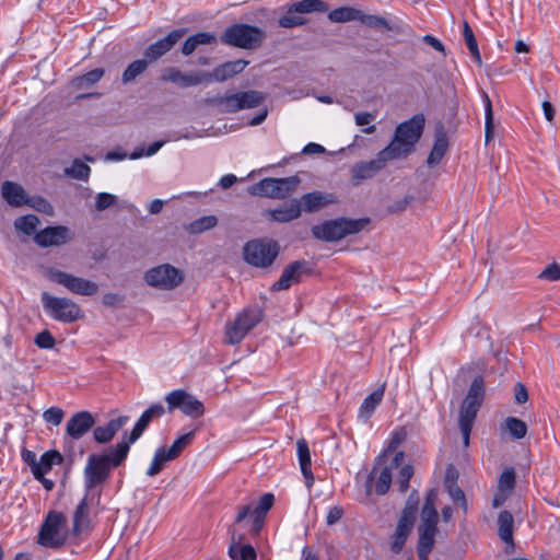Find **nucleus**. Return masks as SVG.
Returning <instances> with one entry per match:
<instances>
[{
    "mask_svg": "<svg viewBox=\"0 0 560 560\" xmlns=\"http://www.w3.org/2000/svg\"><path fill=\"white\" fill-rule=\"evenodd\" d=\"M34 342L40 349H52L56 341L48 330H44L36 335Z\"/></svg>",
    "mask_w": 560,
    "mask_h": 560,
    "instance_id": "57",
    "label": "nucleus"
},
{
    "mask_svg": "<svg viewBox=\"0 0 560 560\" xmlns=\"http://www.w3.org/2000/svg\"><path fill=\"white\" fill-rule=\"evenodd\" d=\"M392 483V467H384L375 482L374 491L377 495H384L388 492Z\"/></svg>",
    "mask_w": 560,
    "mask_h": 560,
    "instance_id": "49",
    "label": "nucleus"
},
{
    "mask_svg": "<svg viewBox=\"0 0 560 560\" xmlns=\"http://www.w3.org/2000/svg\"><path fill=\"white\" fill-rule=\"evenodd\" d=\"M2 198L14 208L25 206L28 202V195L18 183L5 180L1 185Z\"/></svg>",
    "mask_w": 560,
    "mask_h": 560,
    "instance_id": "25",
    "label": "nucleus"
},
{
    "mask_svg": "<svg viewBox=\"0 0 560 560\" xmlns=\"http://www.w3.org/2000/svg\"><path fill=\"white\" fill-rule=\"evenodd\" d=\"M63 410L59 407H50L43 413V418L47 423L59 425L63 419Z\"/></svg>",
    "mask_w": 560,
    "mask_h": 560,
    "instance_id": "56",
    "label": "nucleus"
},
{
    "mask_svg": "<svg viewBox=\"0 0 560 560\" xmlns=\"http://www.w3.org/2000/svg\"><path fill=\"white\" fill-rule=\"evenodd\" d=\"M144 280L150 287L168 291L178 287L183 282L184 276L174 266L163 264L149 269L144 273Z\"/></svg>",
    "mask_w": 560,
    "mask_h": 560,
    "instance_id": "12",
    "label": "nucleus"
},
{
    "mask_svg": "<svg viewBox=\"0 0 560 560\" xmlns=\"http://www.w3.org/2000/svg\"><path fill=\"white\" fill-rule=\"evenodd\" d=\"M185 34L186 28L173 30L165 37L149 45L143 51L144 58H147L149 62L158 61L160 58L171 51Z\"/></svg>",
    "mask_w": 560,
    "mask_h": 560,
    "instance_id": "16",
    "label": "nucleus"
},
{
    "mask_svg": "<svg viewBox=\"0 0 560 560\" xmlns=\"http://www.w3.org/2000/svg\"><path fill=\"white\" fill-rule=\"evenodd\" d=\"M415 520L406 515H400L395 532L410 534L413 528Z\"/></svg>",
    "mask_w": 560,
    "mask_h": 560,
    "instance_id": "61",
    "label": "nucleus"
},
{
    "mask_svg": "<svg viewBox=\"0 0 560 560\" xmlns=\"http://www.w3.org/2000/svg\"><path fill=\"white\" fill-rule=\"evenodd\" d=\"M296 452L302 475L306 480V486L310 488L313 486L314 475L311 468V453L308 444L304 439H301L296 442Z\"/></svg>",
    "mask_w": 560,
    "mask_h": 560,
    "instance_id": "29",
    "label": "nucleus"
},
{
    "mask_svg": "<svg viewBox=\"0 0 560 560\" xmlns=\"http://www.w3.org/2000/svg\"><path fill=\"white\" fill-rule=\"evenodd\" d=\"M360 11L361 10L352 7H340L329 11L328 19L334 23H347L351 21H359Z\"/></svg>",
    "mask_w": 560,
    "mask_h": 560,
    "instance_id": "36",
    "label": "nucleus"
},
{
    "mask_svg": "<svg viewBox=\"0 0 560 560\" xmlns=\"http://www.w3.org/2000/svg\"><path fill=\"white\" fill-rule=\"evenodd\" d=\"M408 536L409 535L405 534V533H398V532L394 533L393 539H392V547H390V549L394 553H399L402 550Z\"/></svg>",
    "mask_w": 560,
    "mask_h": 560,
    "instance_id": "62",
    "label": "nucleus"
},
{
    "mask_svg": "<svg viewBox=\"0 0 560 560\" xmlns=\"http://www.w3.org/2000/svg\"><path fill=\"white\" fill-rule=\"evenodd\" d=\"M369 223V218H338L325 221L322 224L314 225L312 228V234L317 240L334 242L363 231Z\"/></svg>",
    "mask_w": 560,
    "mask_h": 560,
    "instance_id": "3",
    "label": "nucleus"
},
{
    "mask_svg": "<svg viewBox=\"0 0 560 560\" xmlns=\"http://www.w3.org/2000/svg\"><path fill=\"white\" fill-rule=\"evenodd\" d=\"M485 106V138L486 142H490L493 138V110L489 95L483 91L481 94Z\"/></svg>",
    "mask_w": 560,
    "mask_h": 560,
    "instance_id": "42",
    "label": "nucleus"
},
{
    "mask_svg": "<svg viewBox=\"0 0 560 560\" xmlns=\"http://www.w3.org/2000/svg\"><path fill=\"white\" fill-rule=\"evenodd\" d=\"M505 429L514 439L517 440L523 439L527 433L526 423L515 417H508L505 419Z\"/></svg>",
    "mask_w": 560,
    "mask_h": 560,
    "instance_id": "48",
    "label": "nucleus"
},
{
    "mask_svg": "<svg viewBox=\"0 0 560 560\" xmlns=\"http://www.w3.org/2000/svg\"><path fill=\"white\" fill-rule=\"evenodd\" d=\"M218 224V219L214 215H205L192 221L188 231L192 234H199L214 228Z\"/></svg>",
    "mask_w": 560,
    "mask_h": 560,
    "instance_id": "47",
    "label": "nucleus"
},
{
    "mask_svg": "<svg viewBox=\"0 0 560 560\" xmlns=\"http://www.w3.org/2000/svg\"><path fill=\"white\" fill-rule=\"evenodd\" d=\"M103 304L106 306L115 307L122 303L124 296L118 293H105L103 295Z\"/></svg>",
    "mask_w": 560,
    "mask_h": 560,
    "instance_id": "63",
    "label": "nucleus"
},
{
    "mask_svg": "<svg viewBox=\"0 0 560 560\" xmlns=\"http://www.w3.org/2000/svg\"><path fill=\"white\" fill-rule=\"evenodd\" d=\"M247 65L248 61L244 59L226 61L222 65H219L212 70V72H206V83L212 81L224 82L243 72Z\"/></svg>",
    "mask_w": 560,
    "mask_h": 560,
    "instance_id": "23",
    "label": "nucleus"
},
{
    "mask_svg": "<svg viewBox=\"0 0 560 560\" xmlns=\"http://www.w3.org/2000/svg\"><path fill=\"white\" fill-rule=\"evenodd\" d=\"M423 114L413 115L410 119L399 124L392 141L384 149L394 160L406 159L416 150L424 129Z\"/></svg>",
    "mask_w": 560,
    "mask_h": 560,
    "instance_id": "2",
    "label": "nucleus"
},
{
    "mask_svg": "<svg viewBox=\"0 0 560 560\" xmlns=\"http://www.w3.org/2000/svg\"><path fill=\"white\" fill-rule=\"evenodd\" d=\"M149 61L147 58L137 59L128 65L121 75V81L124 84H128L133 82L139 75L145 72L149 67Z\"/></svg>",
    "mask_w": 560,
    "mask_h": 560,
    "instance_id": "37",
    "label": "nucleus"
},
{
    "mask_svg": "<svg viewBox=\"0 0 560 560\" xmlns=\"http://www.w3.org/2000/svg\"><path fill=\"white\" fill-rule=\"evenodd\" d=\"M279 254V245L270 240H252L243 248L244 260L257 268L271 266Z\"/></svg>",
    "mask_w": 560,
    "mask_h": 560,
    "instance_id": "6",
    "label": "nucleus"
},
{
    "mask_svg": "<svg viewBox=\"0 0 560 560\" xmlns=\"http://www.w3.org/2000/svg\"><path fill=\"white\" fill-rule=\"evenodd\" d=\"M173 460V458L168 455L165 447H159L153 456L152 463L147 470V475L150 477H154L159 475L164 468L165 463Z\"/></svg>",
    "mask_w": 560,
    "mask_h": 560,
    "instance_id": "41",
    "label": "nucleus"
},
{
    "mask_svg": "<svg viewBox=\"0 0 560 560\" xmlns=\"http://www.w3.org/2000/svg\"><path fill=\"white\" fill-rule=\"evenodd\" d=\"M72 238V231L65 225L47 226L34 235V242L44 248L67 244Z\"/></svg>",
    "mask_w": 560,
    "mask_h": 560,
    "instance_id": "17",
    "label": "nucleus"
},
{
    "mask_svg": "<svg viewBox=\"0 0 560 560\" xmlns=\"http://www.w3.org/2000/svg\"><path fill=\"white\" fill-rule=\"evenodd\" d=\"M439 514L436 509L430 505L423 506L421 511V523L418 527V557L419 560H428L434 547V537L438 532Z\"/></svg>",
    "mask_w": 560,
    "mask_h": 560,
    "instance_id": "9",
    "label": "nucleus"
},
{
    "mask_svg": "<svg viewBox=\"0 0 560 560\" xmlns=\"http://www.w3.org/2000/svg\"><path fill=\"white\" fill-rule=\"evenodd\" d=\"M279 25L283 28H292L302 26L307 23V20L296 11H293V3L288 8L287 13L282 15L279 21Z\"/></svg>",
    "mask_w": 560,
    "mask_h": 560,
    "instance_id": "43",
    "label": "nucleus"
},
{
    "mask_svg": "<svg viewBox=\"0 0 560 560\" xmlns=\"http://www.w3.org/2000/svg\"><path fill=\"white\" fill-rule=\"evenodd\" d=\"M206 71L182 72L176 67H167L162 70L161 80L179 85L180 88L196 86L206 83Z\"/></svg>",
    "mask_w": 560,
    "mask_h": 560,
    "instance_id": "18",
    "label": "nucleus"
},
{
    "mask_svg": "<svg viewBox=\"0 0 560 560\" xmlns=\"http://www.w3.org/2000/svg\"><path fill=\"white\" fill-rule=\"evenodd\" d=\"M301 205V211L307 213L319 211L328 205L336 203L337 197L331 192H324L315 190L312 192L304 194L298 199Z\"/></svg>",
    "mask_w": 560,
    "mask_h": 560,
    "instance_id": "22",
    "label": "nucleus"
},
{
    "mask_svg": "<svg viewBox=\"0 0 560 560\" xmlns=\"http://www.w3.org/2000/svg\"><path fill=\"white\" fill-rule=\"evenodd\" d=\"M168 412L179 409L185 416L199 418L205 413L203 404L184 389H175L165 396Z\"/></svg>",
    "mask_w": 560,
    "mask_h": 560,
    "instance_id": "13",
    "label": "nucleus"
},
{
    "mask_svg": "<svg viewBox=\"0 0 560 560\" xmlns=\"http://www.w3.org/2000/svg\"><path fill=\"white\" fill-rule=\"evenodd\" d=\"M48 278L75 294L92 296L98 291V285L95 282L57 269H50Z\"/></svg>",
    "mask_w": 560,
    "mask_h": 560,
    "instance_id": "14",
    "label": "nucleus"
},
{
    "mask_svg": "<svg viewBox=\"0 0 560 560\" xmlns=\"http://www.w3.org/2000/svg\"><path fill=\"white\" fill-rule=\"evenodd\" d=\"M390 161H394V159L388 154V152L385 149L381 150L376 154L375 159L370 161H361L352 166V180L358 184L361 180L374 177L377 173L384 170L386 164Z\"/></svg>",
    "mask_w": 560,
    "mask_h": 560,
    "instance_id": "15",
    "label": "nucleus"
},
{
    "mask_svg": "<svg viewBox=\"0 0 560 560\" xmlns=\"http://www.w3.org/2000/svg\"><path fill=\"white\" fill-rule=\"evenodd\" d=\"M264 312L258 306L244 308L236 318L226 326V339L229 343H240L244 337L262 319Z\"/></svg>",
    "mask_w": 560,
    "mask_h": 560,
    "instance_id": "11",
    "label": "nucleus"
},
{
    "mask_svg": "<svg viewBox=\"0 0 560 560\" xmlns=\"http://www.w3.org/2000/svg\"><path fill=\"white\" fill-rule=\"evenodd\" d=\"M129 453L128 443L119 442L107 453L91 454L84 467V487L89 492L104 483L110 476V470L120 466Z\"/></svg>",
    "mask_w": 560,
    "mask_h": 560,
    "instance_id": "1",
    "label": "nucleus"
},
{
    "mask_svg": "<svg viewBox=\"0 0 560 560\" xmlns=\"http://www.w3.org/2000/svg\"><path fill=\"white\" fill-rule=\"evenodd\" d=\"M445 487H446L447 492H448L450 497L452 498V500L455 503H458L459 506L464 510V512H466L467 511V502H466L464 491L455 483L448 485Z\"/></svg>",
    "mask_w": 560,
    "mask_h": 560,
    "instance_id": "54",
    "label": "nucleus"
},
{
    "mask_svg": "<svg viewBox=\"0 0 560 560\" xmlns=\"http://www.w3.org/2000/svg\"><path fill=\"white\" fill-rule=\"evenodd\" d=\"M232 542L229 547V556L233 560H256L257 553L252 545H242L244 535L236 536L235 532H231Z\"/></svg>",
    "mask_w": 560,
    "mask_h": 560,
    "instance_id": "28",
    "label": "nucleus"
},
{
    "mask_svg": "<svg viewBox=\"0 0 560 560\" xmlns=\"http://www.w3.org/2000/svg\"><path fill=\"white\" fill-rule=\"evenodd\" d=\"M384 396V386L377 388L369 396H366L360 406L359 418L368 421L373 415L376 407L382 402Z\"/></svg>",
    "mask_w": 560,
    "mask_h": 560,
    "instance_id": "32",
    "label": "nucleus"
},
{
    "mask_svg": "<svg viewBox=\"0 0 560 560\" xmlns=\"http://www.w3.org/2000/svg\"><path fill=\"white\" fill-rule=\"evenodd\" d=\"M477 410L466 408L464 406L460 407L459 411V428L463 434L464 445L467 446L469 444V436L472 429V424L477 417Z\"/></svg>",
    "mask_w": 560,
    "mask_h": 560,
    "instance_id": "34",
    "label": "nucleus"
},
{
    "mask_svg": "<svg viewBox=\"0 0 560 560\" xmlns=\"http://www.w3.org/2000/svg\"><path fill=\"white\" fill-rule=\"evenodd\" d=\"M311 271L310 264L305 260H295L289 264L282 271L278 281L271 285V290L281 291L289 289L293 283L300 282L302 275Z\"/></svg>",
    "mask_w": 560,
    "mask_h": 560,
    "instance_id": "19",
    "label": "nucleus"
},
{
    "mask_svg": "<svg viewBox=\"0 0 560 560\" xmlns=\"http://www.w3.org/2000/svg\"><path fill=\"white\" fill-rule=\"evenodd\" d=\"M483 394V380L482 377H476L470 384L467 396L482 400Z\"/></svg>",
    "mask_w": 560,
    "mask_h": 560,
    "instance_id": "60",
    "label": "nucleus"
},
{
    "mask_svg": "<svg viewBox=\"0 0 560 560\" xmlns=\"http://www.w3.org/2000/svg\"><path fill=\"white\" fill-rule=\"evenodd\" d=\"M299 184L300 178L295 175L282 178L267 177L249 187L248 192L253 196L284 199L295 190Z\"/></svg>",
    "mask_w": 560,
    "mask_h": 560,
    "instance_id": "8",
    "label": "nucleus"
},
{
    "mask_svg": "<svg viewBox=\"0 0 560 560\" xmlns=\"http://www.w3.org/2000/svg\"><path fill=\"white\" fill-rule=\"evenodd\" d=\"M25 206H30L31 208L35 209L38 212L45 213V214H52L54 208L51 203L40 196L35 197H28V202Z\"/></svg>",
    "mask_w": 560,
    "mask_h": 560,
    "instance_id": "50",
    "label": "nucleus"
},
{
    "mask_svg": "<svg viewBox=\"0 0 560 560\" xmlns=\"http://www.w3.org/2000/svg\"><path fill=\"white\" fill-rule=\"evenodd\" d=\"M266 96L259 91L238 92L226 96H217L207 100V103L217 105L223 113H236L245 108L259 106Z\"/></svg>",
    "mask_w": 560,
    "mask_h": 560,
    "instance_id": "10",
    "label": "nucleus"
},
{
    "mask_svg": "<svg viewBox=\"0 0 560 560\" xmlns=\"http://www.w3.org/2000/svg\"><path fill=\"white\" fill-rule=\"evenodd\" d=\"M40 223L39 219L35 214H26L19 217L14 221V228L24 233L25 235H33L36 234V230L38 224Z\"/></svg>",
    "mask_w": 560,
    "mask_h": 560,
    "instance_id": "40",
    "label": "nucleus"
},
{
    "mask_svg": "<svg viewBox=\"0 0 560 560\" xmlns=\"http://www.w3.org/2000/svg\"><path fill=\"white\" fill-rule=\"evenodd\" d=\"M539 278L548 281L560 280V265L553 262L548 265L540 273Z\"/></svg>",
    "mask_w": 560,
    "mask_h": 560,
    "instance_id": "58",
    "label": "nucleus"
},
{
    "mask_svg": "<svg viewBox=\"0 0 560 560\" xmlns=\"http://www.w3.org/2000/svg\"><path fill=\"white\" fill-rule=\"evenodd\" d=\"M128 416H120L112 419L105 425L96 427L93 430V438L100 444H106L113 440L116 433L128 422Z\"/></svg>",
    "mask_w": 560,
    "mask_h": 560,
    "instance_id": "26",
    "label": "nucleus"
},
{
    "mask_svg": "<svg viewBox=\"0 0 560 560\" xmlns=\"http://www.w3.org/2000/svg\"><path fill=\"white\" fill-rule=\"evenodd\" d=\"M117 201V197L115 195L108 192H100L95 197V210L104 211L110 207H113Z\"/></svg>",
    "mask_w": 560,
    "mask_h": 560,
    "instance_id": "52",
    "label": "nucleus"
},
{
    "mask_svg": "<svg viewBox=\"0 0 560 560\" xmlns=\"http://www.w3.org/2000/svg\"><path fill=\"white\" fill-rule=\"evenodd\" d=\"M164 413L165 407L161 402L152 404L142 412L132 431L130 432L127 441H121V443H128V447L130 448V444L135 443L143 434L150 423L154 419L163 417Z\"/></svg>",
    "mask_w": 560,
    "mask_h": 560,
    "instance_id": "20",
    "label": "nucleus"
},
{
    "mask_svg": "<svg viewBox=\"0 0 560 560\" xmlns=\"http://www.w3.org/2000/svg\"><path fill=\"white\" fill-rule=\"evenodd\" d=\"M95 424V419L89 411L74 413L67 422L66 432L73 439L79 440L85 435Z\"/></svg>",
    "mask_w": 560,
    "mask_h": 560,
    "instance_id": "21",
    "label": "nucleus"
},
{
    "mask_svg": "<svg viewBox=\"0 0 560 560\" xmlns=\"http://www.w3.org/2000/svg\"><path fill=\"white\" fill-rule=\"evenodd\" d=\"M413 476V467L411 465H405L400 468L398 474L397 483L400 492H406L409 488V482Z\"/></svg>",
    "mask_w": 560,
    "mask_h": 560,
    "instance_id": "51",
    "label": "nucleus"
},
{
    "mask_svg": "<svg viewBox=\"0 0 560 560\" xmlns=\"http://www.w3.org/2000/svg\"><path fill=\"white\" fill-rule=\"evenodd\" d=\"M195 434H196V431L191 430L188 433H185V434L180 435L178 439H176L173 442L172 446L168 450H166L168 455L173 459L178 457L179 454L183 452V450L186 448L192 442Z\"/></svg>",
    "mask_w": 560,
    "mask_h": 560,
    "instance_id": "46",
    "label": "nucleus"
},
{
    "mask_svg": "<svg viewBox=\"0 0 560 560\" xmlns=\"http://www.w3.org/2000/svg\"><path fill=\"white\" fill-rule=\"evenodd\" d=\"M418 504H419V499L418 497L416 495V493H411L406 502V505L401 512V515H406L410 518H413L416 520V514H417V511H418Z\"/></svg>",
    "mask_w": 560,
    "mask_h": 560,
    "instance_id": "59",
    "label": "nucleus"
},
{
    "mask_svg": "<svg viewBox=\"0 0 560 560\" xmlns=\"http://www.w3.org/2000/svg\"><path fill=\"white\" fill-rule=\"evenodd\" d=\"M448 149V140L445 132L441 129L435 135L433 148L427 159V164L430 167L436 166L445 155Z\"/></svg>",
    "mask_w": 560,
    "mask_h": 560,
    "instance_id": "31",
    "label": "nucleus"
},
{
    "mask_svg": "<svg viewBox=\"0 0 560 560\" xmlns=\"http://www.w3.org/2000/svg\"><path fill=\"white\" fill-rule=\"evenodd\" d=\"M90 166L79 159H75L70 167L65 168V174L67 176L80 180H88L90 177Z\"/></svg>",
    "mask_w": 560,
    "mask_h": 560,
    "instance_id": "45",
    "label": "nucleus"
},
{
    "mask_svg": "<svg viewBox=\"0 0 560 560\" xmlns=\"http://www.w3.org/2000/svg\"><path fill=\"white\" fill-rule=\"evenodd\" d=\"M463 36L465 39V43L467 45V48L469 52L471 54L472 58L476 62L481 63V56L479 52L478 44L474 34L472 28L468 24V22H464L463 24Z\"/></svg>",
    "mask_w": 560,
    "mask_h": 560,
    "instance_id": "44",
    "label": "nucleus"
},
{
    "mask_svg": "<svg viewBox=\"0 0 560 560\" xmlns=\"http://www.w3.org/2000/svg\"><path fill=\"white\" fill-rule=\"evenodd\" d=\"M104 75V69L96 68L83 75L77 77L72 80V85L77 89H90L97 83Z\"/></svg>",
    "mask_w": 560,
    "mask_h": 560,
    "instance_id": "39",
    "label": "nucleus"
},
{
    "mask_svg": "<svg viewBox=\"0 0 560 560\" xmlns=\"http://www.w3.org/2000/svg\"><path fill=\"white\" fill-rule=\"evenodd\" d=\"M513 515L509 511L500 512L498 516V534L505 544L513 545Z\"/></svg>",
    "mask_w": 560,
    "mask_h": 560,
    "instance_id": "33",
    "label": "nucleus"
},
{
    "mask_svg": "<svg viewBox=\"0 0 560 560\" xmlns=\"http://www.w3.org/2000/svg\"><path fill=\"white\" fill-rule=\"evenodd\" d=\"M293 11H296L300 14L314 12L323 13L329 11V5L323 0H301L293 3Z\"/></svg>",
    "mask_w": 560,
    "mask_h": 560,
    "instance_id": "38",
    "label": "nucleus"
},
{
    "mask_svg": "<svg viewBox=\"0 0 560 560\" xmlns=\"http://www.w3.org/2000/svg\"><path fill=\"white\" fill-rule=\"evenodd\" d=\"M62 462L63 457L58 451H47L37 460L32 474L34 478H40L49 472L54 465H60Z\"/></svg>",
    "mask_w": 560,
    "mask_h": 560,
    "instance_id": "30",
    "label": "nucleus"
},
{
    "mask_svg": "<svg viewBox=\"0 0 560 560\" xmlns=\"http://www.w3.org/2000/svg\"><path fill=\"white\" fill-rule=\"evenodd\" d=\"M515 486V472L513 469L504 470L499 478V490L501 492L512 491Z\"/></svg>",
    "mask_w": 560,
    "mask_h": 560,
    "instance_id": "53",
    "label": "nucleus"
},
{
    "mask_svg": "<svg viewBox=\"0 0 560 560\" xmlns=\"http://www.w3.org/2000/svg\"><path fill=\"white\" fill-rule=\"evenodd\" d=\"M359 21L369 27L381 31L394 32L398 30V26L395 23L388 21L386 18L374 14H365L362 11H360Z\"/></svg>",
    "mask_w": 560,
    "mask_h": 560,
    "instance_id": "35",
    "label": "nucleus"
},
{
    "mask_svg": "<svg viewBox=\"0 0 560 560\" xmlns=\"http://www.w3.org/2000/svg\"><path fill=\"white\" fill-rule=\"evenodd\" d=\"M45 313L61 323H73L84 317L81 307L68 298H59L44 291L40 296Z\"/></svg>",
    "mask_w": 560,
    "mask_h": 560,
    "instance_id": "4",
    "label": "nucleus"
},
{
    "mask_svg": "<svg viewBox=\"0 0 560 560\" xmlns=\"http://www.w3.org/2000/svg\"><path fill=\"white\" fill-rule=\"evenodd\" d=\"M376 115L369 112H359L354 115L355 124L358 126H366L370 125Z\"/></svg>",
    "mask_w": 560,
    "mask_h": 560,
    "instance_id": "64",
    "label": "nucleus"
},
{
    "mask_svg": "<svg viewBox=\"0 0 560 560\" xmlns=\"http://www.w3.org/2000/svg\"><path fill=\"white\" fill-rule=\"evenodd\" d=\"M270 220L279 223H288L301 217V205L298 199L276 209L266 211Z\"/></svg>",
    "mask_w": 560,
    "mask_h": 560,
    "instance_id": "27",
    "label": "nucleus"
},
{
    "mask_svg": "<svg viewBox=\"0 0 560 560\" xmlns=\"http://www.w3.org/2000/svg\"><path fill=\"white\" fill-rule=\"evenodd\" d=\"M275 503V495L272 493H265L259 499L258 505L254 510V514L266 516L267 512Z\"/></svg>",
    "mask_w": 560,
    "mask_h": 560,
    "instance_id": "55",
    "label": "nucleus"
},
{
    "mask_svg": "<svg viewBox=\"0 0 560 560\" xmlns=\"http://www.w3.org/2000/svg\"><path fill=\"white\" fill-rule=\"evenodd\" d=\"M92 529L90 518V508L88 494L77 505L73 517H72V529L70 532L73 536H80L83 533H88Z\"/></svg>",
    "mask_w": 560,
    "mask_h": 560,
    "instance_id": "24",
    "label": "nucleus"
},
{
    "mask_svg": "<svg viewBox=\"0 0 560 560\" xmlns=\"http://www.w3.org/2000/svg\"><path fill=\"white\" fill-rule=\"evenodd\" d=\"M264 38V31L257 26L234 24L224 31L221 36V42L225 45L243 49H253L258 47Z\"/></svg>",
    "mask_w": 560,
    "mask_h": 560,
    "instance_id": "7",
    "label": "nucleus"
},
{
    "mask_svg": "<svg viewBox=\"0 0 560 560\" xmlns=\"http://www.w3.org/2000/svg\"><path fill=\"white\" fill-rule=\"evenodd\" d=\"M69 532L67 517L61 512L50 511L40 526L38 544L46 548H58L65 545Z\"/></svg>",
    "mask_w": 560,
    "mask_h": 560,
    "instance_id": "5",
    "label": "nucleus"
}]
</instances>
